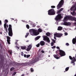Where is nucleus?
Listing matches in <instances>:
<instances>
[{
	"instance_id": "nucleus-53",
	"label": "nucleus",
	"mask_w": 76,
	"mask_h": 76,
	"mask_svg": "<svg viewBox=\"0 0 76 76\" xmlns=\"http://www.w3.org/2000/svg\"><path fill=\"white\" fill-rule=\"evenodd\" d=\"M29 41H26V42H28Z\"/></svg>"
},
{
	"instance_id": "nucleus-17",
	"label": "nucleus",
	"mask_w": 76,
	"mask_h": 76,
	"mask_svg": "<svg viewBox=\"0 0 76 76\" xmlns=\"http://www.w3.org/2000/svg\"><path fill=\"white\" fill-rule=\"evenodd\" d=\"M72 42L73 44H75V43H76V37H75V38L73 39Z\"/></svg>"
},
{
	"instance_id": "nucleus-31",
	"label": "nucleus",
	"mask_w": 76,
	"mask_h": 76,
	"mask_svg": "<svg viewBox=\"0 0 76 76\" xmlns=\"http://www.w3.org/2000/svg\"><path fill=\"white\" fill-rule=\"evenodd\" d=\"M64 9V8H61V9H60V12H61V11H63V10Z\"/></svg>"
},
{
	"instance_id": "nucleus-32",
	"label": "nucleus",
	"mask_w": 76,
	"mask_h": 76,
	"mask_svg": "<svg viewBox=\"0 0 76 76\" xmlns=\"http://www.w3.org/2000/svg\"><path fill=\"white\" fill-rule=\"evenodd\" d=\"M5 30H6V32H7H7H8V30H7V27H6Z\"/></svg>"
},
{
	"instance_id": "nucleus-39",
	"label": "nucleus",
	"mask_w": 76,
	"mask_h": 76,
	"mask_svg": "<svg viewBox=\"0 0 76 76\" xmlns=\"http://www.w3.org/2000/svg\"><path fill=\"white\" fill-rule=\"evenodd\" d=\"M30 56V55H27V58H28Z\"/></svg>"
},
{
	"instance_id": "nucleus-23",
	"label": "nucleus",
	"mask_w": 76,
	"mask_h": 76,
	"mask_svg": "<svg viewBox=\"0 0 76 76\" xmlns=\"http://www.w3.org/2000/svg\"><path fill=\"white\" fill-rule=\"evenodd\" d=\"M4 29H6L7 27V23H6V22L5 23H4Z\"/></svg>"
},
{
	"instance_id": "nucleus-13",
	"label": "nucleus",
	"mask_w": 76,
	"mask_h": 76,
	"mask_svg": "<svg viewBox=\"0 0 76 76\" xmlns=\"http://www.w3.org/2000/svg\"><path fill=\"white\" fill-rule=\"evenodd\" d=\"M10 39H11L10 37H9L8 36L7 37V41L8 44H10V41H11Z\"/></svg>"
},
{
	"instance_id": "nucleus-21",
	"label": "nucleus",
	"mask_w": 76,
	"mask_h": 76,
	"mask_svg": "<svg viewBox=\"0 0 76 76\" xmlns=\"http://www.w3.org/2000/svg\"><path fill=\"white\" fill-rule=\"evenodd\" d=\"M46 35H47V36L49 37V36H50V35H51V34L50 33H49V32H47L46 34Z\"/></svg>"
},
{
	"instance_id": "nucleus-33",
	"label": "nucleus",
	"mask_w": 76,
	"mask_h": 76,
	"mask_svg": "<svg viewBox=\"0 0 76 76\" xmlns=\"http://www.w3.org/2000/svg\"><path fill=\"white\" fill-rule=\"evenodd\" d=\"M56 48V47L55 45L53 47H52V49H54V48Z\"/></svg>"
},
{
	"instance_id": "nucleus-5",
	"label": "nucleus",
	"mask_w": 76,
	"mask_h": 76,
	"mask_svg": "<svg viewBox=\"0 0 76 76\" xmlns=\"http://www.w3.org/2000/svg\"><path fill=\"white\" fill-rule=\"evenodd\" d=\"M51 8H52L51 9H50L48 11V14L49 15H54L56 14L55 11L54 9L53 8H56L55 6L52 5L51 6Z\"/></svg>"
},
{
	"instance_id": "nucleus-36",
	"label": "nucleus",
	"mask_w": 76,
	"mask_h": 76,
	"mask_svg": "<svg viewBox=\"0 0 76 76\" xmlns=\"http://www.w3.org/2000/svg\"><path fill=\"white\" fill-rule=\"evenodd\" d=\"M21 56H23L24 55V53L23 52H21Z\"/></svg>"
},
{
	"instance_id": "nucleus-43",
	"label": "nucleus",
	"mask_w": 76,
	"mask_h": 76,
	"mask_svg": "<svg viewBox=\"0 0 76 76\" xmlns=\"http://www.w3.org/2000/svg\"><path fill=\"white\" fill-rule=\"evenodd\" d=\"M0 25H2V22L1 20H0Z\"/></svg>"
},
{
	"instance_id": "nucleus-14",
	"label": "nucleus",
	"mask_w": 76,
	"mask_h": 76,
	"mask_svg": "<svg viewBox=\"0 0 76 76\" xmlns=\"http://www.w3.org/2000/svg\"><path fill=\"white\" fill-rule=\"evenodd\" d=\"M32 47V45H29L28 46L27 49V51H29L31 49Z\"/></svg>"
},
{
	"instance_id": "nucleus-20",
	"label": "nucleus",
	"mask_w": 76,
	"mask_h": 76,
	"mask_svg": "<svg viewBox=\"0 0 76 76\" xmlns=\"http://www.w3.org/2000/svg\"><path fill=\"white\" fill-rule=\"evenodd\" d=\"M20 48L22 50H25V49H26V46H21Z\"/></svg>"
},
{
	"instance_id": "nucleus-19",
	"label": "nucleus",
	"mask_w": 76,
	"mask_h": 76,
	"mask_svg": "<svg viewBox=\"0 0 76 76\" xmlns=\"http://www.w3.org/2000/svg\"><path fill=\"white\" fill-rule=\"evenodd\" d=\"M76 61V59L74 57H73L72 58V63H74L75 61Z\"/></svg>"
},
{
	"instance_id": "nucleus-10",
	"label": "nucleus",
	"mask_w": 76,
	"mask_h": 76,
	"mask_svg": "<svg viewBox=\"0 0 76 76\" xmlns=\"http://www.w3.org/2000/svg\"><path fill=\"white\" fill-rule=\"evenodd\" d=\"M54 39H56V37H57L58 38H60V37H62V36L63 35V34H54Z\"/></svg>"
},
{
	"instance_id": "nucleus-25",
	"label": "nucleus",
	"mask_w": 76,
	"mask_h": 76,
	"mask_svg": "<svg viewBox=\"0 0 76 76\" xmlns=\"http://www.w3.org/2000/svg\"><path fill=\"white\" fill-rule=\"evenodd\" d=\"M69 69V67H66V69H65V71H68V70Z\"/></svg>"
},
{
	"instance_id": "nucleus-58",
	"label": "nucleus",
	"mask_w": 76,
	"mask_h": 76,
	"mask_svg": "<svg viewBox=\"0 0 76 76\" xmlns=\"http://www.w3.org/2000/svg\"><path fill=\"white\" fill-rule=\"evenodd\" d=\"M75 58H76V55H75Z\"/></svg>"
},
{
	"instance_id": "nucleus-11",
	"label": "nucleus",
	"mask_w": 76,
	"mask_h": 76,
	"mask_svg": "<svg viewBox=\"0 0 76 76\" xmlns=\"http://www.w3.org/2000/svg\"><path fill=\"white\" fill-rule=\"evenodd\" d=\"M59 55H60L61 57L65 56V53L64 51H63V50H59Z\"/></svg>"
},
{
	"instance_id": "nucleus-51",
	"label": "nucleus",
	"mask_w": 76,
	"mask_h": 76,
	"mask_svg": "<svg viewBox=\"0 0 76 76\" xmlns=\"http://www.w3.org/2000/svg\"><path fill=\"white\" fill-rule=\"evenodd\" d=\"M74 24H75V25H76V22H75V23H74Z\"/></svg>"
},
{
	"instance_id": "nucleus-18",
	"label": "nucleus",
	"mask_w": 76,
	"mask_h": 76,
	"mask_svg": "<svg viewBox=\"0 0 76 76\" xmlns=\"http://www.w3.org/2000/svg\"><path fill=\"white\" fill-rule=\"evenodd\" d=\"M62 29H63V27H61V26H59V27H58V31H61Z\"/></svg>"
},
{
	"instance_id": "nucleus-63",
	"label": "nucleus",
	"mask_w": 76,
	"mask_h": 76,
	"mask_svg": "<svg viewBox=\"0 0 76 76\" xmlns=\"http://www.w3.org/2000/svg\"><path fill=\"white\" fill-rule=\"evenodd\" d=\"M65 72V71L64 72Z\"/></svg>"
},
{
	"instance_id": "nucleus-30",
	"label": "nucleus",
	"mask_w": 76,
	"mask_h": 76,
	"mask_svg": "<svg viewBox=\"0 0 76 76\" xmlns=\"http://www.w3.org/2000/svg\"><path fill=\"white\" fill-rule=\"evenodd\" d=\"M40 45V44H37L36 45V47H39Z\"/></svg>"
},
{
	"instance_id": "nucleus-7",
	"label": "nucleus",
	"mask_w": 76,
	"mask_h": 76,
	"mask_svg": "<svg viewBox=\"0 0 76 76\" xmlns=\"http://www.w3.org/2000/svg\"><path fill=\"white\" fill-rule=\"evenodd\" d=\"M64 3V0H61L57 6V9L58 10L60 9L62 7Z\"/></svg>"
},
{
	"instance_id": "nucleus-55",
	"label": "nucleus",
	"mask_w": 76,
	"mask_h": 76,
	"mask_svg": "<svg viewBox=\"0 0 76 76\" xmlns=\"http://www.w3.org/2000/svg\"><path fill=\"white\" fill-rule=\"evenodd\" d=\"M73 65H75V63L74 62V63H73Z\"/></svg>"
},
{
	"instance_id": "nucleus-61",
	"label": "nucleus",
	"mask_w": 76,
	"mask_h": 76,
	"mask_svg": "<svg viewBox=\"0 0 76 76\" xmlns=\"http://www.w3.org/2000/svg\"><path fill=\"white\" fill-rule=\"evenodd\" d=\"M0 51H1V49H0Z\"/></svg>"
},
{
	"instance_id": "nucleus-40",
	"label": "nucleus",
	"mask_w": 76,
	"mask_h": 76,
	"mask_svg": "<svg viewBox=\"0 0 76 76\" xmlns=\"http://www.w3.org/2000/svg\"><path fill=\"white\" fill-rule=\"evenodd\" d=\"M5 21L6 23L8 22V20L7 19L5 20Z\"/></svg>"
},
{
	"instance_id": "nucleus-28",
	"label": "nucleus",
	"mask_w": 76,
	"mask_h": 76,
	"mask_svg": "<svg viewBox=\"0 0 76 76\" xmlns=\"http://www.w3.org/2000/svg\"><path fill=\"white\" fill-rule=\"evenodd\" d=\"M53 45H54V43L53 42H52L51 44V46H53Z\"/></svg>"
},
{
	"instance_id": "nucleus-42",
	"label": "nucleus",
	"mask_w": 76,
	"mask_h": 76,
	"mask_svg": "<svg viewBox=\"0 0 76 76\" xmlns=\"http://www.w3.org/2000/svg\"><path fill=\"white\" fill-rule=\"evenodd\" d=\"M66 45H67V46H69V43H66Z\"/></svg>"
},
{
	"instance_id": "nucleus-15",
	"label": "nucleus",
	"mask_w": 76,
	"mask_h": 76,
	"mask_svg": "<svg viewBox=\"0 0 76 76\" xmlns=\"http://www.w3.org/2000/svg\"><path fill=\"white\" fill-rule=\"evenodd\" d=\"M40 44L41 46H43L45 45V42L43 41H40Z\"/></svg>"
},
{
	"instance_id": "nucleus-54",
	"label": "nucleus",
	"mask_w": 76,
	"mask_h": 76,
	"mask_svg": "<svg viewBox=\"0 0 76 76\" xmlns=\"http://www.w3.org/2000/svg\"><path fill=\"white\" fill-rule=\"evenodd\" d=\"M10 54H12V53L11 52H10Z\"/></svg>"
},
{
	"instance_id": "nucleus-6",
	"label": "nucleus",
	"mask_w": 76,
	"mask_h": 76,
	"mask_svg": "<svg viewBox=\"0 0 76 76\" xmlns=\"http://www.w3.org/2000/svg\"><path fill=\"white\" fill-rule=\"evenodd\" d=\"M9 27L8 28V35L10 37H12L13 35V32L11 24H9Z\"/></svg>"
},
{
	"instance_id": "nucleus-38",
	"label": "nucleus",
	"mask_w": 76,
	"mask_h": 76,
	"mask_svg": "<svg viewBox=\"0 0 76 76\" xmlns=\"http://www.w3.org/2000/svg\"><path fill=\"white\" fill-rule=\"evenodd\" d=\"M52 41L53 42V43H56V41L54 40V39H52Z\"/></svg>"
},
{
	"instance_id": "nucleus-60",
	"label": "nucleus",
	"mask_w": 76,
	"mask_h": 76,
	"mask_svg": "<svg viewBox=\"0 0 76 76\" xmlns=\"http://www.w3.org/2000/svg\"><path fill=\"white\" fill-rule=\"evenodd\" d=\"M53 69H54V67L53 68Z\"/></svg>"
},
{
	"instance_id": "nucleus-47",
	"label": "nucleus",
	"mask_w": 76,
	"mask_h": 76,
	"mask_svg": "<svg viewBox=\"0 0 76 76\" xmlns=\"http://www.w3.org/2000/svg\"><path fill=\"white\" fill-rule=\"evenodd\" d=\"M41 52L42 53H45V52L44 51H43V50H42Z\"/></svg>"
},
{
	"instance_id": "nucleus-24",
	"label": "nucleus",
	"mask_w": 76,
	"mask_h": 76,
	"mask_svg": "<svg viewBox=\"0 0 76 76\" xmlns=\"http://www.w3.org/2000/svg\"><path fill=\"white\" fill-rule=\"evenodd\" d=\"M29 35V33L28 32V33H27L26 34V35L25 36V38H27V37H28V35Z\"/></svg>"
},
{
	"instance_id": "nucleus-48",
	"label": "nucleus",
	"mask_w": 76,
	"mask_h": 76,
	"mask_svg": "<svg viewBox=\"0 0 76 76\" xmlns=\"http://www.w3.org/2000/svg\"><path fill=\"white\" fill-rule=\"evenodd\" d=\"M7 26V28H8V27H9V26H8V24H7V26Z\"/></svg>"
},
{
	"instance_id": "nucleus-12",
	"label": "nucleus",
	"mask_w": 76,
	"mask_h": 76,
	"mask_svg": "<svg viewBox=\"0 0 76 76\" xmlns=\"http://www.w3.org/2000/svg\"><path fill=\"white\" fill-rule=\"evenodd\" d=\"M58 53V51H56V54H57V55H56V54H54L53 55V56L55 58H56V59H59V58H60V57L59 56H58V55L57 54Z\"/></svg>"
},
{
	"instance_id": "nucleus-2",
	"label": "nucleus",
	"mask_w": 76,
	"mask_h": 76,
	"mask_svg": "<svg viewBox=\"0 0 76 76\" xmlns=\"http://www.w3.org/2000/svg\"><path fill=\"white\" fill-rule=\"evenodd\" d=\"M29 32L31 35L33 36H37L39 35V32H42V30L41 29V28H39L37 31V30H36V29H30V30H29Z\"/></svg>"
},
{
	"instance_id": "nucleus-56",
	"label": "nucleus",
	"mask_w": 76,
	"mask_h": 76,
	"mask_svg": "<svg viewBox=\"0 0 76 76\" xmlns=\"http://www.w3.org/2000/svg\"><path fill=\"white\" fill-rule=\"evenodd\" d=\"M48 57H50V55L48 56Z\"/></svg>"
},
{
	"instance_id": "nucleus-16",
	"label": "nucleus",
	"mask_w": 76,
	"mask_h": 76,
	"mask_svg": "<svg viewBox=\"0 0 76 76\" xmlns=\"http://www.w3.org/2000/svg\"><path fill=\"white\" fill-rule=\"evenodd\" d=\"M4 60L3 58H1L0 61V66L1 64H2L4 63ZM1 72V70H0V73Z\"/></svg>"
},
{
	"instance_id": "nucleus-62",
	"label": "nucleus",
	"mask_w": 76,
	"mask_h": 76,
	"mask_svg": "<svg viewBox=\"0 0 76 76\" xmlns=\"http://www.w3.org/2000/svg\"><path fill=\"white\" fill-rule=\"evenodd\" d=\"M23 22H24V21H23Z\"/></svg>"
},
{
	"instance_id": "nucleus-27",
	"label": "nucleus",
	"mask_w": 76,
	"mask_h": 76,
	"mask_svg": "<svg viewBox=\"0 0 76 76\" xmlns=\"http://www.w3.org/2000/svg\"><path fill=\"white\" fill-rule=\"evenodd\" d=\"M26 26V28H27V29H29V26L28 24H27Z\"/></svg>"
},
{
	"instance_id": "nucleus-44",
	"label": "nucleus",
	"mask_w": 76,
	"mask_h": 76,
	"mask_svg": "<svg viewBox=\"0 0 76 76\" xmlns=\"http://www.w3.org/2000/svg\"><path fill=\"white\" fill-rule=\"evenodd\" d=\"M68 35V33H65V35Z\"/></svg>"
},
{
	"instance_id": "nucleus-57",
	"label": "nucleus",
	"mask_w": 76,
	"mask_h": 76,
	"mask_svg": "<svg viewBox=\"0 0 76 76\" xmlns=\"http://www.w3.org/2000/svg\"><path fill=\"white\" fill-rule=\"evenodd\" d=\"M2 48V47H1V49Z\"/></svg>"
},
{
	"instance_id": "nucleus-35",
	"label": "nucleus",
	"mask_w": 76,
	"mask_h": 76,
	"mask_svg": "<svg viewBox=\"0 0 76 76\" xmlns=\"http://www.w3.org/2000/svg\"><path fill=\"white\" fill-rule=\"evenodd\" d=\"M69 58L70 60H72L73 58L71 56H69Z\"/></svg>"
},
{
	"instance_id": "nucleus-1",
	"label": "nucleus",
	"mask_w": 76,
	"mask_h": 76,
	"mask_svg": "<svg viewBox=\"0 0 76 76\" xmlns=\"http://www.w3.org/2000/svg\"><path fill=\"white\" fill-rule=\"evenodd\" d=\"M69 20H71L72 21H76V18L73 16L71 15H67V16H65L64 17L63 20L64 24L65 26H70L71 25V23L70 22H66V21Z\"/></svg>"
},
{
	"instance_id": "nucleus-59",
	"label": "nucleus",
	"mask_w": 76,
	"mask_h": 76,
	"mask_svg": "<svg viewBox=\"0 0 76 76\" xmlns=\"http://www.w3.org/2000/svg\"><path fill=\"white\" fill-rule=\"evenodd\" d=\"M75 76H76V75H75Z\"/></svg>"
},
{
	"instance_id": "nucleus-8",
	"label": "nucleus",
	"mask_w": 76,
	"mask_h": 76,
	"mask_svg": "<svg viewBox=\"0 0 76 76\" xmlns=\"http://www.w3.org/2000/svg\"><path fill=\"white\" fill-rule=\"evenodd\" d=\"M71 10L73 11V12H71V14L72 15L74 16L76 15V12H75V10H76V6L75 8L74 7H72L70 9Z\"/></svg>"
},
{
	"instance_id": "nucleus-29",
	"label": "nucleus",
	"mask_w": 76,
	"mask_h": 76,
	"mask_svg": "<svg viewBox=\"0 0 76 76\" xmlns=\"http://www.w3.org/2000/svg\"><path fill=\"white\" fill-rule=\"evenodd\" d=\"M31 72H33L34 71V69L32 68H31Z\"/></svg>"
},
{
	"instance_id": "nucleus-50",
	"label": "nucleus",
	"mask_w": 76,
	"mask_h": 76,
	"mask_svg": "<svg viewBox=\"0 0 76 76\" xmlns=\"http://www.w3.org/2000/svg\"><path fill=\"white\" fill-rule=\"evenodd\" d=\"M1 56L2 58H3V57H4V56H2V55H1Z\"/></svg>"
},
{
	"instance_id": "nucleus-26",
	"label": "nucleus",
	"mask_w": 76,
	"mask_h": 76,
	"mask_svg": "<svg viewBox=\"0 0 76 76\" xmlns=\"http://www.w3.org/2000/svg\"><path fill=\"white\" fill-rule=\"evenodd\" d=\"M15 69V67H11V68L10 69V70L11 71H12L13 70Z\"/></svg>"
},
{
	"instance_id": "nucleus-37",
	"label": "nucleus",
	"mask_w": 76,
	"mask_h": 76,
	"mask_svg": "<svg viewBox=\"0 0 76 76\" xmlns=\"http://www.w3.org/2000/svg\"><path fill=\"white\" fill-rule=\"evenodd\" d=\"M56 48H57V49H58L59 50H60V48L59 47H57Z\"/></svg>"
},
{
	"instance_id": "nucleus-4",
	"label": "nucleus",
	"mask_w": 76,
	"mask_h": 76,
	"mask_svg": "<svg viewBox=\"0 0 76 76\" xmlns=\"http://www.w3.org/2000/svg\"><path fill=\"white\" fill-rule=\"evenodd\" d=\"M57 12L58 14L56 15V17L55 18V20H56V21H58L61 20L62 18H63V17L62 14H60V9L57 11Z\"/></svg>"
},
{
	"instance_id": "nucleus-41",
	"label": "nucleus",
	"mask_w": 76,
	"mask_h": 76,
	"mask_svg": "<svg viewBox=\"0 0 76 76\" xmlns=\"http://www.w3.org/2000/svg\"><path fill=\"white\" fill-rule=\"evenodd\" d=\"M18 41L17 40V41H16V42H15V44L16 45H18Z\"/></svg>"
},
{
	"instance_id": "nucleus-3",
	"label": "nucleus",
	"mask_w": 76,
	"mask_h": 76,
	"mask_svg": "<svg viewBox=\"0 0 76 76\" xmlns=\"http://www.w3.org/2000/svg\"><path fill=\"white\" fill-rule=\"evenodd\" d=\"M36 60L34 59V60H33L32 61H31L30 63L27 62L25 63H18V66H26L27 65H29L30 64H33L34 63H36Z\"/></svg>"
},
{
	"instance_id": "nucleus-22",
	"label": "nucleus",
	"mask_w": 76,
	"mask_h": 76,
	"mask_svg": "<svg viewBox=\"0 0 76 76\" xmlns=\"http://www.w3.org/2000/svg\"><path fill=\"white\" fill-rule=\"evenodd\" d=\"M40 37H41L40 36H38V37H36V38H35V39L36 40H38V39H39L40 38Z\"/></svg>"
},
{
	"instance_id": "nucleus-46",
	"label": "nucleus",
	"mask_w": 76,
	"mask_h": 76,
	"mask_svg": "<svg viewBox=\"0 0 76 76\" xmlns=\"http://www.w3.org/2000/svg\"><path fill=\"white\" fill-rule=\"evenodd\" d=\"M16 72H14V73H13V75H16Z\"/></svg>"
},
{
	"instance_id": "nucleus-52",
	"label": "nucleus",
	"mask_w": 76,
	"mask_h": 76,
	"mask_svg": "<svg viewBox=\"0 0 76 76\" xmlns=\"http://www.w3.org/2000/svg\"><path fill=\"white\" fill-rule=\"evenodd\" d=\"M11 18V19L12 18ZM11 19H12V20H14V18H12Z\"/></svg>"
},
{
	"instance_id": "nucleus-9",
	"label": "nucleus",
	"mask_w": 76,
	"mask_h": 76,
	"mask_svg": "<svg viewBox=\"0 0 76 76\" xmlns=\"http://www.w3.org/2000/svg\"><path fill=\"white\" fill-rule=\"evenodd\" d=\"M43 39L44 41H46L47 42L50 43V38L47 37V36H44L43 37Z\"/></svg>"
},
{
	"instance_id": "nucleus-49",
	"label": "nucleus",
	"mask_w": 76,
	"mask_h": 76,
	"mask_svg": "<svg viewBox=\"0 0 76 76\" xmlns=\"http://www.w3.org/2000/svg\"><path fill=\"white\" fill-rule=\"evenodd\" d=\"M21 76H24V74H22Z\"/></svg>"
},
{
	"instance_id": "nucleus-45",
	"label": "nucleus",
	"mask_w": 76,
	"mask_h": 76,
	"mask_svg": "<svg viewBox=\"0 0 76 76\" xmlns=\"http://www.w3.org/2000/svg\"><path fill=\"white\" fill-rule=\"evenodd\" d=\"M24 57H26L27 56H26V54H24Z\"/></svg>"
},
{
	"instance_id": "nucleus-34",
	"label": "nucleus",
	"mask_w": 76,
	"mask_h": 76,
	"mask_svg": "<svg viewBox=\"0 0 76 76\" xmlns=\"http://www.w3.org/2000/svg\"><path fill=\"white\" fill-rule=\"evenodd\" d=\"M16 47L18 50L20 49V47H18V46H17V45H16Z\"/></svg>"
}]
</instances>
